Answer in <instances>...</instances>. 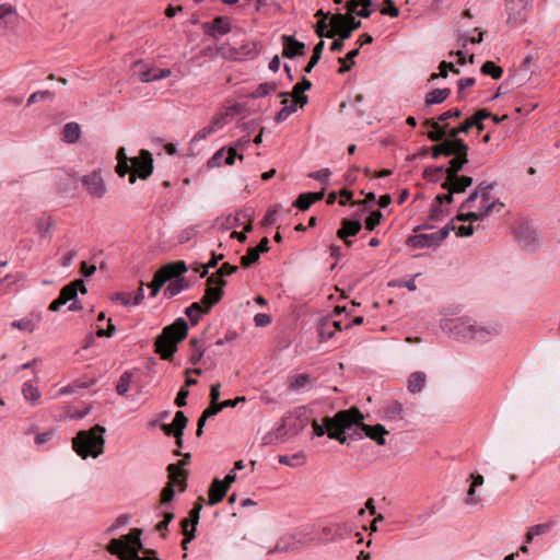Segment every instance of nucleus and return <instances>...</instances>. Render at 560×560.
Instances as JSON below:
<instances>
[{"mask_svg": "<svg viewBox=\"0 0 560 560\" xmlns=\"http://www.w3.org/2000/svg\"><path fill=\"white\" fill-rule=\"evenodd\" d=\"M528 0H506L508 23L517 25L525 21Z\"/></svg>", "mask_w": 560, "mask_h": 560, "instance_id": "nucleus-18", "label": "nucleus"}, {"mask_svg": "<svg viewBox=\"0 0 560 560\" xmlns=\"http://www.w3.org/2000/svg\"><path fill=\"white\" fill-rule=\"evenodd\" d=\"M402 405L398 401L388 404L384 409V417L389 421L402 420Z\"/></svg>", "mask_w": 560, "mask_h": 560, "instance_id": "nucleus-38", "label": "nucleus"}, {"mask_svg": "<svg viewBox=\"0 0 560 560\" xmlns=\"http://www.w3.org/2000/svg\"><path fill=\"white\" fill-rule=\"evenodd\" d=\"M441 155L468 159V145L462 139L447 137L432 147V158L438 159Z\"/></svg>", "mask_w": 560, "mask_h": 560, "instance_id": "nucleus-10", "label": "nucleus"}, {"mask_svg": "<svg viewBox=\"0 0 560 560\" xmlns=\"http://www.w3.org/2000/svg\"><path fill=\"white\" fill-rule=\"evenodd\" d=\"M470 478L472 481L467 491L465 503L468 505H477L481 503V498L476 494V489L483 485V477L479 474H471Z\"/></svg>", "mask_w": 560, "mask_h": 560, "instance_id": "nucleus-27", "label": "nucleus"}, {"mask_svg": "<svg viewBox=\"0 0 560 560\" xmlns=\"http://www.w3.org/2000/svg\"><path fill=\"white\" fill-rule=\"evenodd\" d=\"M454 220L463 221V222H466V221L474 222V221H478V220H483V218L480 215V213L478 211H469L467 213H458L454 218Z\"/></svg>", "mask_w": 560, "mask_h": 560, "instance_id": "nucleus-63", "label": "nucleus"}, {"mask_svg": "<svg viewBox=\"0 0 560 560\" xmlns=\"http://www.w3.org/2000/svg\"><path fill=\"white\" fill-rule=\"evenodd\" d=\"M301 549V545L295 533L282 536L276 544L273 551L289 552Z\"/></svg>", "mask_w": 560, "mask_h": 560, "instance_id": "nucleus-26", "label": "nucleus"}, {"mask_svg": "<svg viewBox=\"0 0 560 560\" xmlns=\"http://www.w3.org/2000/svg\"><path fill=\"white\" fill-rule=\"evenodd\" d=\"M167 472L170 481L163 488L161 492V503L167 504L174 500L175 497V485L179 487L180 491H185L187 487L188 474L184 469H179L178 465L170 464L167 466Z\"/></svg>", "mask_w": 560, "mask_h": 560, "instance_id": "nucleus-9", "label": "nucleus"}, {"mask_svg": "<svg viewBox=\"0 0 560 560\" xmlns=\"http://www.w3.org/2000/svg\"><path fill=\"white\" fill-rule=\"evenodd\" d=\"M481 72L486 75H490L493 79L498 80L502 77L503 69L492 61H486L481 67Z\"/></svg>", "mask_w": 560, "mask_h": 560, "instance_id": "nucleus-48", "label": "nucleus"}, {"mask_svg": "<svg viewBox=\"0 0 560 560\" xmlns=\"http://www.w3.org/2000/svg\"><path fill=\"white\" fill-rule=\"evenodd\" d=\"M205 313V306L200 302H194L185 310V315L189 318L191 325H197Z\"/></svg>", "mask_w": 560, "mask_h": 560, "instance_id": "nucleus-39", "label": "nucleus"}, {"mask_svg": "<svg viewBox=\"0 0 560 560\" xmlns=\"http://www.w3.org/2000/svg\"><path fill=\"white\" fill-rule=\"evenodd\" d=\"M132 383V373L129 371L124 372L116 385V392L119 396H125Z\"/></svg>", "mask_w": 560, "mask_h": 560, "instance_id": "nucleus-43", "label": "nucleus"}, {"mask_svg": "<svg viewBox=\"0 0 560 560\" xmlns=\"http://www.w3.org/2000/svg\"><path fill=\"white\" fill-rule=\"evenodd\" d=\"M282 56L292 59L299 55H304L305 44L296 40L293 36L282 35Z\"/></svg>", "mask_w": 560, "mask_h": 560, "instance_id": "nucleus-20", "label": "nucleus"}, {"mask_svg": "<svg viewBox=\"0 0 560 560\" xmlns=\"http://www.w3.org/2000/svg\"><path fill=\"white\" fill-rule=\"evenodd\" d=\"M104 433L105 428L98 424L90 430L79 431L72 440L73 451L83 459L98 457L104 453Z\"/></svg>", "mask_w": 560, "mask_h": 560, "instance_id": "nucleus-3", "label": "nucleus"}, {"mask_svg": "<svg viewBox=\"0 0 560 560\" xmlns=\"http://www.w3.org/2000/svg\"><path fill=\"white\" fill-rule=\"evenodd\" d=\"M228 492L226 486L222 485V481L215 478L209 488V505H215L220 503Z\"/></svg>", "mask_w": 560, "mask_h": 560, "instance_id": "nucleus-28", "label": "nucleus"}, {"mask_svg": "<svg viewBox=\"0 0 560 560\" xmlns=\"http://www.w3.org/2000/svg\"><path fill=\"white\" fill-rule=\"evenodd\" d=\"M133 173L129 176V183L135 184L137 175L141 179H147L153 172L152 154L148 150H141L139 156L130 160Z\"/></svg>", "mask_w": 560, "mask_h": 560, "instance_id": "nucleus-12", "label": "nucleus"}, {"mask_svg": "<svg viewBox=\"0 0 560 560\" xmlns=\"http://www.w3.org/2000/svg\"><path fill=\"white\" fill-rule=\"evenodd\" d=\"M226 281L218 276H210L207 279V289L200 303L205 306V313H209L211 308L219 303L224 294Z\"/></svg>", "mask_w": 560, "mask_h": 560, "instance_id": "nucleus-11", "label": "nucleus"}, {"mask_svg": "<svg viewBox=\"0 0 560 560\" xmlns=\"http://www.w3.org/2000/svg\"><path fill=\"white\" fill-rule=\"evenodd\" d=\"M324 47H325V42L324 40H319L314 49H313V55L307 63V66L305 67L304 71L306 73H311V71L313 70V68L318 63L320 57H322V54H323V50H324Z\"/></svg>", "mask_w": 560, "mask_h": 560, "instance_id": "nucleus-45", "label": "nucleus"}, {"mask_svg": "<svg viewBox=\"0 0 560 560\" xmlns=\"http://www.w3.org/2000/svg\"><path fill=\"white\" fill-rule=\"evenodd\" d=\"M42 318V312L32 311L26 316L11 322L10 327L13 329H19L23 332L32 334L37 328Z\"/></svg>", "mask_w": 560, "mask_h": 560, "instance_id": "nucleus-17", "label": "nucleus"}, {"mask_svg": "<svg viewBox=\"0 0 560 560\" xmlns=\"http://www.w3.org/2000/svg\"><path fill=\"white\" fill-rule=\"evenodd\" d=\"M298 535L299 542L301 548H304L313 542L317 541V533L315 527L312 525L304 526L295 532Z\"/></svg>", "mask_w": 560, "mask_h": 560, "instance_id": "nucleus-32", "label": "nucleus"}, {"mask_svg": "<svg viewBox=\"0 0 560 560\" xmlns=\"http://www.w3.org/2000/svg\"><path fill=\"white\" fill-rule=\"evenodd\" d=\"M424 126L432 129L428 132V138L431 141L440 142L445 139V128L440 125L439 120L428 119L424 121Z\"/></svg>", "mask_w": 560, "mask_h": 560, "instance_id": "nucleus-33", "label": "nucleus"}, {"mask_svg": "<svg viewBox=\"0 0 560 560\" xmlns=\"http://www.w3.org/2000/svg\"><path fill=\"white\" fill-rule=\"evenodd\" d=\"M310 422L311 419L306 407H298L282 418L281 424L276 431L277 436L298 435Z\"/></svg>", "mask_w": 560, "mask_h": 560, "instance_id": "nucleus-6", "label": "nucleus"}, {"mask_svg": "<svg viewBox=\"0 0 560 560\" xmlns=\"http://www.w3.org/2000/svg\"><path fill=\"white\" fill-rule=\"evenodd\" d=\"M362 229L360 221H352L345 219L342 226L338 230L337 236L345 242L347 246H351L352 242L348 240L349 236L357 235Z\"/></svg>", "mask_w": 560, "mask_h": 560, "instance_id": "nucleus-24", "label": "nucleus"}, {"mask_svg": "<svg viewBox=\"0 0 560 560\" xmlns=\"http://www.w3.org/2000/svg\"><path fill=\"white\" fill-rule=\"evenodd\" d=\"M335 20L339 24L346 22L351 33L361 27V21H357L352 14L336 13Z\"/></svg>", "mask_w": 560, "mask_h": 560, "instance_id": "nucleus-47", "label": "nucleus"}, {"mask_svg": "<svg viewBox=\"0 0 560 560\" xmlns=\"http://www.w3.org/2000/svg\"><path fill=\"white\" fill-rule=\"evenodd\" d=\"M360 5L362 8H361V10H359L357 12V14L360 18L368 19L374 12V9L372 8L373 7V0H361V4Z\"/></svg>", "mask_w": 560, "mask_h": 560, "instance_id": "nucleus-61", "label": "nucleus"}, {"mask_svg": "<svg viewBox=\"0 0 560 560\" xmlns=\"http://www.w3.org/2000/svg\"><path fill=\"white\" fill-rule=\"evenodd\" d=\"M451 93L450 89H435L425 95V104L434 105L444 102Z\"/></svg>", "mask_w": 560, "mask_h": 560, "instance_id": "nucleus-41", "label": "nucleus"}, {"mask_svg": "<svg viewBox=\"0 0 560 560\" xmlns=\"http://www.w3.org/2000/svg\"><path fill=\"white\" fill-rule=\"evenodd\" d=\"M467 163L468 159L464 158L452 159L448 162L447 168L445 170V179L441 184V187L447 190L446 194H443V199L446 200L447 203L453 202L455 194L465 192L474 183L472 177L459 175V172Z\"/></svg>", "mask_w": 560, "mask_h": 560, "instance_id": "nucleus-4", "label": "nucleus"}, {"mask_svg": "<svg viewBox=\"0 0 560 560\" xmlns=\"http://www.w3.org/2000/svg\"><path fill=\"white\" fill-rule=\"evenodd\" d=\"M174 520V513L172 512H166L164 513V517L161 522H159L155 526V529L162 534L163 537L166 536V530H167V526L168 524Z\"/></svg>", "mask_w": 560, "mask_h": 560, "instance_id": "nucleus-58", "label": "nucleus"}, {"mask_svg": "<svg viewBox=\"0 0 560 560\" xmlns=\"http://www.w3.org/2000/svg\"><path fill=\"white\" fill-rule=\"evenodd\" d=\"M354 424L358 425L366 436L375 441L378 445L386 444L385 435L388 434V431L382 424L369 425L362 423V420Z\"/></svg>", "mask_w": 560, "mask_h": 560, "instance_id": "nucleus-23", "label": "nucleus"}, {"mask_svg": "<svg viewBox=\"0 0 560 560\" xmlns=\"http://www.w3.org/2000/svg\"><path fill=\"white\" fill-rule=\"evenodd\" d=\"M224 258V255L223 254H215V253H212V256H211V259L208 264L206 265H202V264H196V267H194V270L195 271H198L199 268H202V272H201V277H206L209 272V269L211 268H214L218 262L220 260H222Z\"/></svg>", "mask_w": 560, "mask_h": 560, "instance_id": "nucleus-49", "label": "nucleus"}, {"mask_svg": "<svg viewBox=\"0 0 560 560\" xmlns=\"http://www.w3.org/2000/svg\"><path fill=\"white\" fill-rule=\"evenodd\" d=\"M420 276V273H417L415 275L413 278L409 279V280H395V281H392L388 283L389 287H405L407 288L409 291H416L417 290V284H416V277Z\"/></svg>", "mask_w": 560, "mask_h": 560, "instance_id": "nucleus-60", "label": "nucleus"}, {"mask_svg": "<svg viewBox=\"0 0 560 560\" xmlns=\"http://www.w3.org/2000/svg\"><path fill=\"white\" fill-rule=\"evenodd\" d=\"M318 335L320 340L326 341L334 337L335 329L329 326V323H327L326 319H323L318 326Z\"/></svg>", "mask_w": 560, "mask_h": 560, "instance_id": "nucleus-54", "label": "nucleus"}, {"mask_svg": "<svg viewBox=\"0 0 560 560\" xmlns=\"http://www.w3.org/2000/svg\"><path fill=\"white\" fill-rule=\"evenodd\" d=\"M334 528H336V534H334V541L343 539L351 528L347 524L334 523Z\"/></svg>", "mask_w": 560, "mask_h": 560, "instance_id": "nucleus-64", "label": "nucleus"}, {"mask_svg": "<svg viewBox=\"0 0 560 560\" xmlns=\"http://www.w3.org/2000/svg\"><path fill=\"white\" fill-rule=\"evenodd\" d=\"M427 375L423 372H413L408 378V390L412 394L420 393L425 384Z\"/></svg>", "mask_w": 560, "mask_h": 560, "instance_id": "nucleus-35", "label": "nucleus"}, {"mask_svg": "<svg viewBox=\"0 0 560 560\" xmlns=\"http://www.w3.org/2000/svg\"><path fill=\"white\" fill-rule=\"evenodd\" d=\"M451 324L453 334L465 339L486 341L490 336L499 332L497 325L479 326L469 317L452 319Z\"/></svg>", "mask_w": 560, "mask_h": 560, "instance_id": "nucleus-5", "label": "nucleus"}, {"mask_svg": "<svg viewBox=\"0 0 560 560\" xmlns=\"http://www.w3.org/2000/svg\"><path fill=\"white\" fill-rule=\"evenodd\" d=\"M329 24L331 30L327 31V38H334L336 35H338L341 39H348L351 37V32L348 28V24L346 22H341V24L337 23L335 20V14L330 16Z\"/></svg>", "mask_w": 560, "mask_h": 560, "instance_id": "nucleus-30", "label": "nucleus"}, {"mask_svg": "<svg viewBox=\"0 0 560 560\" xmlns=\"http://www.w3.org/2000/svg\"><path fill=\"white\" fill-rule=\"evenodd\" d=\"M79 291L83 294L88 292L84 281L81 279L74 280L65 285L61 289L59 296L50 303L49 311L57 312L68 302L75 300Z\"/></svg>", "mask_w": 560, "mask_h": 560, "instance_id": "nucleus-13", "label": "nucleus"}, {"mask_svg": "<svg viewBox=\"0 0 560 560\" xmlns=\"http://www.w3.org/2000/svg\"><path fill=\"white\" fill-rule=\"evenodd\" d=\"M19 25L16 9L8 3L0 4V33L13 31Z\"/></svg>", "mask_w": 560, "mask_h": 560, "instance_id": "nucleus-16", "label": "nucleus"}, {"mask_svg": "<svg viewBox=\"0 0 560 560\" xmlns=\"http://www.w3.org/2000/svg\"><path fill=\"white\" fill-rule=\"evenodd\" d=\"M259 254L254 248H248L246 255L242 256L241 264L243 267H249L259 259Z\"/></svg>", "mask_w": 560, "mask_h": 560, "instance_id": "nucleus-57", "label": "nucleus"}, {"mask_svg": "<svg viewBox=\"0 0 560 560\" xmlns=\"http://www.w3.org/2000/svg\"><path fill=\"white\" fill-rule=\"evenodd\" d=\"M278 85L276 82H264L260 83L255 91L252 92L250 97L261 98L277 90Z\"/></svg>", "mask_w": 560, "mask_h": 560, "instance_id": "nucleus-44", "label": "nucleus"}, {"mask_svg": "<svg viewBox=\"0 0 560 560\" xmlns=\"http://www.w3.org/2000/svg\"><path fill=\"white\" fill-rule=\"evenodd\" d=\"M188 325L184 318H177L165 326L156 337L154 350L163 360H171L177 351V345L187 337Z\"/></svg>", "mask_w": 560, "mask_h": 560, "instance_id": "nucleus-2", "label": "nucleus"}, {"mask_svg": "<svg viewBox=\"0 0 560 560\" xmlns=\"http://www.w3.org/2000/svg\"><path fill=\"white\" fill-rule=\"evenodd\" d=\"M279 463L287 466L304 465L306 463V456L302 452L293 455H283L279 457Z\"/></svg>", "mask_w": 560, "mask_h": 560, "instance_id": "nucleus-46", "label": "nucleus"}, {"mask_svg": "<svg viewBox=\"0 0 560 560\" xmlns=\"http://www.w3.org/2000/svg\"><path fill=\"white\" fill-rule=\"evenodd\" d=\"M445 205L448 203L443 199V195H438L432 203L428 219L433 222L442 221L450 213Z\"/></svg>", "mask_w": 560, "mask_h": 560, "instance_id": "nucleus-25", "label": "nucleus"}, {"mask_svg": "<svg viewBox=\"0 0 560 560\" xmlns=\"http://www.w3.org/2000/svg\"><path fill=\"white\" fill-rule=\"evenodd\" d=\"M180 292L182 291H180L179 282H176L175 279H172V280H170V283L164 289L163 294L165 298L172 299V298L176 296L177 294H179Z\"/></svg>", "mask_w": 560, "mask_h": 560, "instance_id": "nucleus-59", "label": "nucleus"}, {"mask_svg": "<svg viewBox=\"0 0 560 560\" xmlns=\"http://www.w3.org/2000/svg\"><path fill=\"white\" fill-rule=\"evenodd\" d=\"M553 526L552 522L530 526L525 535V542L530 544L535 537L548 534Z\"/></svg>", "mask_w": 560, "mask_h": 560, "instance_id": "nucleus-34", "label": "nucleus"}, {"mask_svg": "<svg viewBox=\"0 0 560 560\" xmlns=\"http://www.w3.org/2000/svg\"><path fill=\"white\" fill-rule=\"evenodd\" d=\"M22 394L26 400H28L33 406L37 405L40 398V393L36 385L32 382H26L23 384Z\"/></svg>", "mask_w": 560, "mask_h": 560, "instance_id": "nucleus-40", "label": "nucleus"}, {"mask_svg": "<svg viewBox=\"0 0 560 560\" xmlns=\"http://www.w3.org/2000/svg\"><path fill=\"white\" fill-rule=\"evenodd\" d=\"M187 424L188 418L185 416L183 411H177L175 413L173 422L170 424H162L161 429L166 435L175 438L177 434H184V430L187 427Z\"/></svg>", "mask_w": 560, "mask_h": 560, "instance_id": "nucleus-21", "label": "nucleus"}, {"mask_svg": "<svg viewBox=\"0 0 560 560\" xmlns=\"http://www.w3.org/2000/svg\"><path fill=\"white\" fill-rule=\"evenodd\" d=\"M199 510L200 508L191 510L189 517L182 521L183 534L185 536L182 541V547L185 550L187 549V545L195 538L196 526L199 522Z\"/></svg>", "mask_w": 560, "mask_h": 560, "instance_id": "nucleus-19", "label": "nucleus"}, {"mask_svg": "<svg viewBox=\"0 0 560 560\" xmlns=\"http://www.w3.org/2000/svg\"><path fill=\"white\" fill-rule=\"evenodd\" d=\"M360 420H363V415L358 409L341 410L331 418L326 417L322 424L316 420L312 421L313 436H323L327 433L330 439L343 444L347 441L345 431Z\"/></svg>", "mask_w": 560, "mask_h": 560, "instance_id": "nucleus-1", "label": "nucleus"}, {"mask_svg": "<svg viewBox=\"0 0 560 560\" xmlns=\"http://www.w3.org/2000/svg\"><path fill=\"white\" fill-rule=\"evenodd\" d=\"M81 129L77 122H68L62 129V139L67 143H75L80 139Z\"/></svg>", "mask_w": 560, "mask_h": 560, "instance_id": "nucleus-36", "label": "nucleus"}, {"mask_svg": "<svg viewBox=\"0 0 560 560\" xmlns=\"http://www.w3.org/2000/svg\"><path fill=\"white\" fill-rule=\"evenodd\" d=\"M334 534H336L334 524L324 526L317 534V542L327 544L334 541Z\"/></svg>", "mask_w": 560, "mask_h": 560, "instance_id": "nucleus-50", "label": "nucleus"}, {"mask_svg": "<svg viewBox=\"0 0 560 560\" xmlns=\"http://www.w3.org/2000/svg\"><path fill=\"white\" fill-rule=\"evenodd\" d=\"M480 198H481V201H480V205L478 207V212L480 213V215L483 219H486L493 211V209L497 206H499L497 211H500L501 208L504 206L498 199H492L490 194H482V196H480Z\"/></svg>", "mask_w": 560, "mask_h": 560, "instance_id": "nucleus-29", "label": "nucleus"}, {"mask_svg": "<svg viewBox=\"0 0 560 560\" xmlns=\"http://www.w3.org/2000/svg\"><path fill=\"white\" fill-rule=\"evenodd\" d=\"M188 268L184 260H177L162 266L153 276L150 283L151 298H155L160 289L174 277L183 276Z\"/></svg>", "mask_w": 560, "mask_h": 560, "instance_id": "nucleus-7", "label": "nucleus"}, {"mask_svg": "<svg viewBox=\"0 0 560 560\" xmlns=\"http://www.w3.org/2000/svg\"><path fill=\"white\" fill-rule=\"evenodd\" d=\"M383 218V214L380 210L373 211L366 219H365V228L369 231H373L381 222Z\"/></svg>", "mask_w": 560, "mask_h": 560, "instance_id": "nucleus-56", "label": "nucleus"}, {"mask_svg": "<svg viewBox=\"0 0 560 560\" xmlns=\"http://www.w3.org/2000/svg\"><path fill=\"white\" fill-rule=\"evenodd\" d=\"M202 30L205 34L214 39H219L221 36H224L232 31V23L228 16L220 15L210 22L202 23Z\"/></svg>", "mask_w": 560, "mask_h": 560, "instance_id": "nucleus-15", "label": "nucleus"}, {"mask_svg": "<svg viewBox=\"0 0 560 560\" xmlns=\"http://www.w3.org/2000/svg\"><path fill=\"white\" fill-rule=\"evenodd\" d=\"M310 382L311 376L308 374H298L291 378L290 388L293 390H298L308 385Z\"/></svg>", "mask_w": 560, "mask_h": 560, "instance_id": "nucleus-52", "label": "nucleus"}, {"mask_svg": "<svg viewBox=\"0 0 560 560\" xmlns=\"http://www.w3.org/2000/svg\"><path fill=\"white\" fill-rule=\"evenodd\" d=\"M81 184L86 192L93 198L101 199L107 191L101 168L94 170L90 174L82 176Z\"/></svg>", "mask_w": 560, "mask_h": 560, "instance_id": "nucleus-14", "label": "nucleus"}, {"mask_svg": "<svg viewBox=\"0 0 560 560\" xmlns=\"http://www.w3.org/2000/svg\"><path fill=\"white\" fill-rule=\"evenodd\" d=\"M279 96L283 97V101H282L283 107L277 113L276 121L282 122L296 110V104H295V102L290 105L288 104L289 101L287 98V96H288L287 92H281L279 94Z\"/></svg>", "mask_w": 560, "mask_h": 560, "instance_id": "nucleus-37", "label": "nucleus"}, {"mask_svg": "<svg viewBox=\"0 0 560 560\" xmlns=\"http://www.w3.org/2000/svg\"><path fill=\"white\" fill-rule=\"evenodd\" d=\"M237 156L236 149L234 147H230L228 149V152L225 153V149L222 148L218 150L209 160H208V166L209 167H219L223 163L226 165L234 164L235 158Z\"/></svg>", "mask_w": 560, "mask_h": 560, "instance_id": "nucleus-22", "label": "nucleus"}, {"mask_svg": "<svg viewBox=\"0 0 560 560\" xmlns=\"http://www.w3.org/2000/svg\"><path fill=\"white\" fill-rule=\"evenodd\" d=\"M474 124L475 122L472 121L471 117H468L458 127L450 129L448 132H447V136L451 137V138L459 139L458 135L459 133H467L468 130L474 127Z\"/></svg>", "mask_w": 560, "mask_h": 560, "instance_id": "nucleus-51", "label": "nucleus"}, {"mask_svg": "<svg viewBox=\"0 0 560 560\" xmlns=\"http://www.w3.org/2000/svg\"><path fill=\"white\" fill-rule=\"evenodd\" d=\"M312 88V82L305 77L301 82L296 83L293 86L292 96L294 98L295 104H300V106H304L308 102V97L302 94L304 91H308Z\"/></svg>", "mask_w": 560, "mask_h": 560, "instance_id": "nucleus-31", "label": "nucleus"}, {"mask_svg": "<svg viewBox=\"0 0 560 560\" xmlns=\"http://www.w3.org/2000/svg\"><path fill=\"white\" fill-rule=\"evenodd\" d=\"M237 271V267L233 266L229 262H224L217 272L212 273L211 276H218L220 279H223L225 276L233 275Z\"/></svg>", "mask_w": 560, "mask_h": 560, "instance_id": "nucleus-62", "label": "nucleus"}, {"mask_svg": "<svg viewBox=\"0 0 560 560\" xmlns=\"http://www.w3.org/2000/svg\"><path fill=\"white\" fill-rule=\"evenodd\" d=\"M189 346H190V354H189L188 360L191 364L196 365L197 363H199L201 361L203 353H205V349H203L201 342L196 338L190 339Z\"/></svg>", "mask_w": 560, "mask_h": 560, "instance_id": "nucleus-42", "label": "nucleus"}, {"mask_svg": "<svg viewBox=\"0 0 560 560\" xmlns=\"http://www.w3.org/2000/svg\"><path fill=\"white\" fill-rule=\"evenodd\" d=\"M52 97H54V93L50 92L49 90L37 91L30 95V97L27 100V105L30 106L39 101H45V100L52 98Z\"/></svg>", "mask_w": 560, "mask_h": 560, "instance_id": "nucleus-55", "label": "nucleus"}, {"mask_svg": "<svg viewBox=\"0 0 560 560\" xmlns=\"http://www.w3.org/2000/svg\"><path fill=\"white\" fill-rule=\"evenodd\" d=\"M454 229L455 225L446 224L436 232L411 235L407 238L406 244L412 248L438 247Z\"/></svg>", "mask_w": 560, "mask_h": 560, "instance_id": "nucleus-8", "label": "nucleus"}, {"mask_svg": "<svg viewBox=\"0 0 560 560\" xmlns=\"http://www.w3.org/2000/svg\"><path fill=\"white\" fill-rule=\"evenodd\" d=\"M313 205V200L308 192H303L299 195L296 200L293 202V207L299 208L302 211L307 210Z\"/></svg>", "mask_w": 560, "mask_h": 560, "instance_id": "nucleus-53", "label": "nucleus"}]
</instances>
